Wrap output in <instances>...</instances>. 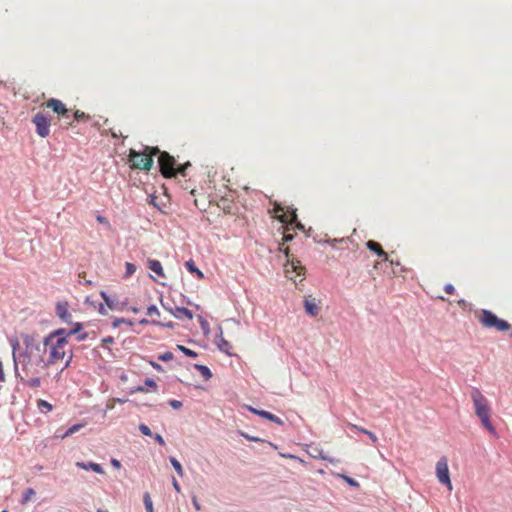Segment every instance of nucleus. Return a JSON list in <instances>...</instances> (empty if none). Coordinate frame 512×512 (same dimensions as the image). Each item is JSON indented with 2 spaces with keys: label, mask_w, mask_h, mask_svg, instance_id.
<instances>
[{
  "label": "nucleus",
  "mask_w": 512,
  "mask_h": 512,
  "mask_svg": "<svg viewBox=\"0 0 512 512\" xmlns=\"http://www.w3.org/2000/svg\"><path fill=\"white\" fill-rule=\"evenodd\" d=\"M170 463L173 466V468L175 469V471L177 472V474L180 477H183L184 472H183V468H182V465L180 464V462L176 458L170 457Z\"/></svg>",
  "instance_id": "5701e85b"
},
{
  "label": "nucleus",
  "mask_w": 512,
  "mask_h": 512,
  "mask_svg": "<svg viewBox=\"0 0 512 512\" xmlns=\"http://www.w3.org/2000/svg\"><path fill=\"white\" fill-rule=\"evenodd\" d=\"M304 308L306 313L313 317L317 316L320 312V307L315 298L306 297L304 300Z\"/></svg>",
  "instance_id": "ddd939ff"
},
{
  "label": "nucleus",
  "mask_w": 512,
  "mask_h": 512,
  "mask_svg": "<svg viewBox=\"0 0 512 512\" xmlns=\"http://www.w3.org/2000/svg\"><path fill=\"white\" fill-rule=\"evenodd\" d=\"M132 392H148V390L143 386H138Z\"/></svg>",
  "instance_id": "3c124183"
},
{
  "label": "nucleus",
  "mask_w": 512,
  "mask_h": 512,
  "mask_svg": "<svg viewBox=\"0 0 512 512\" xmlns=\"http://www.w3.org/2000/svg\"><path fill=\"white\" fill-rule=\"evenodd\" d=\"M158 154V164L160 172L165 178L174 177L176 176V174H181L184 176L186 169L191 166L190 162H186L182 165H177L175 158L166 151H159Z\"/></svg>",
  "instance_id": "20e7f679"
},
{
  "label": "nucleus",
  "mask_w": 512,
  "mask_h": 512,
  "mask_svg": "<svg viewBox=\"0 0 512 512\" xmlns=\"http://www.w3.org/2000/svg\"><path fill=\"white\" fill-rule=\"evenodd\" d=\"M478 321L485 328H494L499 332L507 331L511 328V324L506 320L498 318L490 310L483 309L477 314Z\"/></svg>",
  "instance_id": "423d86ee"
},
{
  "label": "nucleus",
  "mask_w": 512,
  "mask_h": 512,
  "mask_svg": "<svg viewBox=\"0 0 512 512\" xmlns=\"http://www.w3.org/2000/svg\"><path fill=\"white\" fill-rule=\"evenodd\" d=\"M5 381H6V375H5V372H4L3 364L0 361V382H5Z\"/></svg>",
  "instance_id": "c03bdc74"
},
{
  "label": "nucleus",
  "mask_w": 512,
  "mask_h": 512,
  "mask_svg": "<svg viewBox=\"0 0 512 512\" xmlns=\"http://www.w3.org/2000/svg\"><path fill=\"white\" fill-rule=\"evenodd\" d=\"M246 439H248L249 441H253V442H259L261 441L259 438L257 437H253V436H249V435H246V434H242Z\"/></svg>",
  "instance_id": "09e8293b"
},
{
  "label": "nucleus",
  "mask_w": 512,
  "mask_h": 512,
  "mask_svg": "<svg viewBox=\"0 0 512 512\" xmlns=\"http://www.w3.org/2000/svg\"><path fill=\"white\" fill-rule=\"evenodd\" d=\"M158 359L161 361H170L173 359V353L165 352L164 354L159 355Z\"/></svg>",
  "instance_id": "4c0bfd02"
},
{
  "label": "nucleus",
  "mask_w": 512,
  "mask_h": 512,
  "mask_svg": "<svg viewBox=\"0 0 512 512\" xmlns=\"http://www.w3.org/2000/svg\"><path fill=\"white\" fill-rule=\"evenodd\" d=\"M97 512H108V511H105V510H102V509H98Z\"/></svg>",
  "instance_id": "0e129e2a"
},
{
  "label": "nucleus",
  "mask_w": 512,
  "mask_h": 512,
  "mask_svg": "<svg viewBox=\"0 0 512 512\" xmlns=\"http://www.w3.org/2000/svg\"><path fill=\"white\" fill-rule=\"evenodd\" d=\"M388 262H390L391 265H393V264L399 265V262H396V261H393V260H390V259H389Z\"/></svg>",
  "instance_id": "052dcab7"
},
{
  "label": "nucleus",
  "mask_w": 512,
  "mask_h": 512,
  "mask_svg": "<svg viewBox=\"0 0 512 512\" xmlns=\"http://www.w3.org/2000/svg\"><path fill=\"white\" fill-rule=\"evenodd\" d=\"M146 314L149 316V317H159L160 316V312L158 310V308L155 306V305H151L147 308V312Z\"/></svg>",
  "instance_id": "7c9ffc66"
},
{
  "label": "nucleus",
  "mask_w": 512,
  "mask_h": 512,
  "mask_svg": "<svg viewBox=\"0 0 512 512\" xmlns=\"http://www.w3.org/2000/svg\"><path fill=\"white\" fill-rule=\"evenodd\" d=\"M83 424H75V425H72L65 433L64 435L62 436V438H66V437H69L71 435H73L74 433L78 432L81 428H83Z\"/></svg>",
  "instance_id": "bb28decb"
},
{
  "label": "nucleus",
  "mask_w": 512,
  "mask_h": 512,
  "mask_svg": "<svg viewBox=\"0 0 512 512\" xmlns=\"http://www.w3.org/2000/svg\"><path fill=\"white\" fill-rule=\"evenodd\" d=\"M295 227L299 230H303L304 229V226L303 224H301L300 222H298L297 220L294 222Z\"/></svg>",
  "instance_id": "864d4df0"
},
{
  "label": "nucleus",
  "mask_w": 512,
  "mask_h": 512,
  "mask_svg": "<svg viewBox=\"0 0 512 512\" xmlns=\"http://www.w3.org/2000/svg\"><path fill=\"white\" fill-rule=\"evenodd\" d=\"M111 464H112L114 467H116V468H120V466H121L120 462H119L118 460H116V459H112V460H111Z\"/></svg>",
  "instance_id": "603ef678"
},
{
  "label": "nucleus",
  "mask_w": 512,
  "mask_h": 512,
  "mask_svg": "<svg viewBox=\"0 0 512 512\" xmlns=\"http://www.w3.org/2000/svg\"><path fill=\"white\" fill-rule=\"evenodd\" d=\"M361 432L366 434L369 437V439H371V441L373 443H376L378 441L377 436L373 432H371V431H369L367 429H361Z\"/></svg>",
  "instance_id": "e433bc0d"
},
{
  "label": "nucleus",
  "mask_w": 512,
  "mask_h": 512,
  "mask_svg": "<svg viewBox=\"0 0 512 512\" xmlns=\"http://www.w3.org/2000/svg\"><path fill=\"white\" fill-rule=\"evenodd\" d=\"M150 364H151V366H152L154 369H156L157 371H163V368H162V366H161L160 364H158V363H156V362H153V361H151V362H150Z\"/></svg>",
  "instance_id": "de8ad7c7"
},
{
  "label": "nucleus",
  "mask_w": 512,
  "mask_h": 512,
  "mask_svg": "<svg viewBox=\"0 0 512 512\" xmlns=\"http://www.w3.org/2000/svg\"><path fill=\"white\" fill-rule=\"evenodd\" d=\"M103 342H105V343H112L113 342V338L112 337L104 338Z\"/></svg>",
  "instance_id": "4d7b16f0"
},
{
  "label": "nucleus",
  "mask_w": 512,
  "mask_h": 512,
  "mask_svg": "<svg viewBox=\"0 0 512 512\" xmlns=\"http://www.w3.org/2000/svg\"><path fill=\"white\" fill-rule=\"evenodd\" d=\"M76 466L81 468V469H83V470H92V471H94V472H96L98 474H103L104 473L103 468L98 463H94V462H89V463L77 462Z\"/></svg>",
  "instance_id": "f3484780"
},
{
  "label": "nucleus",
  "mask_w": 512,
  "mask_h": 512,
  "mask_svg": "<svg viewBox=\"0 0 512 512\" xmlns=\"http://www.w3.org/2000/svg\"><path fill=\"white\" fill-rule=\"evenodd\" d=\"M154 439L161 446H164L166 444L164 438L160 434H155Z\"/></svg>",
  "instance_id": "37998d69"
},
{
  "label": "nucleus",
  "mask_w": 512,
  "mask_h": 512,
  "mask_svg": "<svg viewBox=\"0 0 512 512\" xmlns=\"http://www.w3.org/2000/svg\"><path fill=\"white\" fill-rule=\"evenodd\" d=\"M511 337H512V334H511Z\"/></svg>",
  "instance_id": "338daca9"
},
{
  "label": "nucleus",
  "mask_w": 512,
  "mask_h": 512,
  "mask_svg": "<svg viewBox=\"0 0 512 512\" xmlns=\"http://www.w3.org/2000/svg\"><path fill=\"white\" fill-rule=\"evenodd\" d=\"M35 495V491L34 489L32 488H28L24 491L23 493V498H22V504H26L28 501H30V499L32 498V496Z\"/></svg>",
  "instance_id": "c85d7f7f"
},
{
  "label": "nucleus",
  "mask_w": 512,
  "mask_h": 512,
  "mask_svg": "<svg viewBox=\"0 0 512 512\" xmlns=\"http://www.w3.org/2000/svg\"><path fill=\"white\" fill-rule=\"evenodd\" d=\"M185 266L186 268L188 269L189 272L191 273H195L197 275L198 278L202 279L204 278V274L202 273V271H200L196 266H195V263L193 260H189L185 263Z\"/></svg>",
  "instance_id": "412c9836"
},
{
  "label": "nucleus",
  "mask_w": 512,
  "mask_h": 512,
  "mask_svg": "<svg viewBox=\"0 0 512 512\" xmlns=\"http://www.w3.org/2000/svg\"><path fill=\"white\" fill-rule=\"evenodd\" d=\"M42 107L50 108L54 113L62 117H68L69 110L66 108L65 104L56 98H50L45 101L41 105Z\"/></svg>",
  "instance_id": "9b49d317"
},
{
  "label": "nucleus",
  "mask_w": 512,
  "mask_h": 512,
  "mask_svg": "<svg viewBox=\"0 0 512 512\" xmlns=\"http://www.w3.org/2000/svg\"><path fill=\"white\" fill-rule=\"evenodd\" d=\"M125 269L124 278H129L136 272V266L130 262L125 263Z\"/></svg>",
  "instance_id": "393cba45"
},
{
  "label": "nucleus",
  "mask_w": 512,
  "mask_h": 512,
  "mask_svg": "<svg viewBox=\"0 0 512 512\" xmlns=\"http://www.w3.org/2000/svg\"><path fill=\"white\" fill-rule=\"evenodd\" d=\"M143 501H144L146 512H154L153 503H152L150 494L148 492H146L144 494Z\"/></svg>",
  "instance_id": "b1692460"
},
{
  "label": "nucleus",
  "mask_w": 512,
  "mask_h": 512,
  "mask_svg": "<svg viewBox=\"0 0 512 512\" xmlns=\"http://www.w3.org/2000/svg\"><path fill=\"white\" fill-rule=\"evenodd\" d=\"M217 345H218V348L223 351L224 353L228 354V355H231V349H232V345L230 344L229 341H227L226 339H224L222 336L219 338L218 342H217Z\"/></svg>",
  "instance_id": "aec40b11"
},
{
  "label": "nucleus",
  "mask_w": 512,
  "mask_h": 512,
  "mask_svg": "<svg viewBox=\"0 0 512 512\" xmlns=\"http://www.w3.org/2000/svg\"><path fill=\"white\" fill-rule=\"evenodd\" d=\"M273 211L276 213V218L283 224L286 225V230H289V226H292L296 221L297 214L296 209L285 211L280 204H275Z\"/></svg>",
  "instance_id": "9d476101"
},
{
  "label": "nucleus",
  "mask_w": 512,
  "mask_h": 512,
  "mask_svg": "<svg viewBox=\"0 0 512 512\" xmlns=\"http://www.w3.org/2000/svg\"><path fill=\"white\" fill-rule=\"evenodd\" d=\"M172 485H173L174 489L176 490V492H178V493L181 492L180 485H179L178 481L175 479V477H172Z\"/></svg>",
  "instance_id": "a18cd8bd"
},
{
  "label": "nucleus",
  "mask_w": 512,
  "mask_h": 512,
  "mask_svg": "<svg viewBox=\"0 0 512 512\" xmlns=\"http://www.w3.org/2000/svg\"><path fill=\"white\" fill-rule=\"evenodd\" d=\"M37 408L41 413L47 414L53 410V405L43 399H38Z\"/></svg>",
  "instance_id": "6ab92c4d"
},
{
  "label": "nucleus",
  "mask_w": 512,
  "mask_h": 512,
  "mask_svg": "<svg viewBox=\"0 0 512 512\" xmlns=\"http://www.w3.org/2000/svg\"><path fill=\"white\" fill-rule=\"evenodd\" d=\"M158 153L159 149L157 147L145 146L143 152L130 149L129 162L131 163V168L150 170L153 165V156Z\"/></svg>",
  "instance_id": "39448f33"
},
{
  "label": "nucleus",
  "mask_w": 512,
  "mask_h": 512,
  "mask_svg": "<svg viewBox=\"0 0 512 512\" xmlns=\"http://www.w3.org/2000/svg\"><path fill=\"white\" fill-rule=\"evenodd\" d=\"M281 251L284 252L285 256L287 257V262L285 264V274L286 276L296 282V278L299 276H303L305 272V267L301 264L299 260H296L295 258H290L289 255V248L286 247L282 249L280 246L279 248Z\"/></svg>",
  "instance_id": "0eeeda50"
},
{
  "label": "nucleus",
  "mask_w": 512,
  "mask_h": 512,
  "mask_svg": "<svg viewBox=\"0 0 512 512\" xmlns=\"http://www.w3.org/2000/svg\"><path fill=\"white\" fill-rule=\"evenodd\" d=\"M470 397L473 403L475 415L481 422V425L493 436H497V431L491 421L492 407L485 395L476 387L470 391Z\"/></svg>",
  "instance_id": "7ed1b4c3"
},
{
  "label": "nucleus",
  "mask_w": 512,
  "mask_h": 512,
  "mask_svg": "<svg viewBox=\"0 0 512 512\" xmlns=\"http://www.w3.org/2000/svg\"><path fill=\"white\" fill-rule=\"evenodd\" d=\"M32 123L36 127V133L46 138L50 134L51 118L42 112L36 113L32 118Z\"/></svg>",
  "instance_id": "6e6552de"
},
{
  "label": "nucleus",
  "mask_w": 512,
  "mask_h": 512,
  "mask_svg": "<svg viewBox=\"0 0 512 512\" xmlns=\"http://www.w3.org/2000/svg\"><path fill=\"white\" fill-rule=\"evenodd\" d=\"M147 263H148V268L152 272L157 274V276L162 277V278L165 277L164 269H163L162 264L160 263V261L155 260V259H149Z\"/></svg>",
  "instance_id": "dca6fc26"
},
{
  "label": "nucleus",
  "mask_w": 512,
  "mask_h": 512,
  "mask_svg": "<svg viewBox=\"0 0 512 512\" xmlns=\"http://www.w3.org/2000/svg\"><path fill=\"white\" fill-rule=\"evenodd\" d=\"M133 312L137 313L138 312V309L137 308H133L132 309Z\"/></svg>",
  "instance_id": "e2e57ef3"
},
{
  "label": "nucleus",
  "mask_w": 512,
  "mask_h": 512,
  "mask_svg": "<svg viewBox=\"0 0 512 512\" xmlns=\"http://www.w3.org/2000/svg\"><path fill=\"white\" fill-rule=\"evenodd\" d=\"M388 262H390L391 265H393V264L399 265V262H396V261H393V260H390V259H389Z\"/></svg>",
  "instance_id": "bf43d9fd"
},
{
  "label": "nucleus",
  "mask_w": 512,
  "mask_h": 512,
  "mask_svg": "<svg viewBox=\"0 0 512 512\" xmlns=\"http://www.w3.org/2000/svg\"><path fill=\"white\" fill-rule=\"evenodd\" d=\"M193 504H194L196 510H200V505H199V503L197 502L196 499L193 500Z\"/></svg>",
  "instance_id": "13d9d810"
},
{
  "label": "nucleus",
  "mask_w": 512,
  "mask_h": 512,
  "mask_svg": "<svg viewBox=\"0 0 512 512\" xmlns=\"http://www.w3.org/2000/svg\"><path fill=\"white\" fill-rule=\"evenodd\" d=\"M81 329V324H77L75 329L70 330L68 333L65 332L64 329L56 330L50 333L47 337L44 338L43 344L41 345L42 349H45V357L48 365L51 367L56 363L63 361L69 352L67 360L65 361L64 366L60 369L59 373L56 375V380L58 381L62 372L69 366L72 360L71 349L69 348V344L67 341V337L75 334Z\"/></svg>",
  "instance_id": "f03ea898"
},
{
  "label": "nucleus",
  "mask_w": 512,
  "mask_h": 512,
  "mask_svg": "<svg viewBox=\"0 0 512 512\" xmlns=\"http://www.w3.org/2000/svg\"><path fill=\"white\" fill-rule=\"evenodd\" d=\"M11 345L13 349V356L15 357L16 350L19 348V341L17 339H12Z\"/></svg>",
  "instance_id": "79ce46f5"
},
{
  "label": "nucleus",
  "mask_w": 512,
  "mask_h": 512,
  "mask_svg": "<svg viewBox=\"0 0 512 512\" xmlns=\"http://www.w3.org/2000/svg\"><path fill=\"white\" fill-rule=\"evenodd\" d=\"M122 323H126V320L123 319V318H116L114 321H113V327H118L120 324Z\"/></svg>",
  "instance_id": "49530a36"
},
{
  "label": "nucleus",
  "mask_w": 512,
  "mask_h": 512,
  "mask_svg": "<svg viewBox=\"0 0 512 512\" xmlns=\"http://www.w3.org/2000/svg\"><path fill=\"white\" fill-rule=\"evenodd\" d=\"M444 291L447 294L452 295L455 292V288H454V286L452 284H446L445 287H444Z\"/></svg>",
  "instance_id": "ea45409f"
},
{
  "label": "nucleus",
  "mask_w": 512,
  "mask_h": 512,
  "mask_svg": "<svg viewBox=\"0 0 512 512\" xmlns=\"http://www.w3.org/2000/svg\"><path fill=\"white\" fill-rule=\"evenodd\" d=\"M111 135H112V137H114V138H117V137H118V134H117V133H115V132H112V133H111Z\"/></svg>",
  "instance_id": "680f3d73"
},
{
  "label": "nucleus",
  "mask_w": 512,
  "mask_h": 512,
  "mask_svg": "<svg viewBox=\"0 0 512 512\" xmlns=\"http://www.w3.org/2000/svg\"><path fill=\"white\" fill-rule=\"evenodd\" d=\"M2 512H8L7 510H3Z\"/></svg>",
  "instance_id": "69168bd1"
},
{
  "label": "nucleus",
  "mask_w": 512,
  "mask_h": 512,
  "mask_svg": "<svg viewBox=\"0 0 512 512\" xmlns=\"http://www.w3.org/2000/svg\"><path fill=\"white\" fill-rule=\"evenodd\" d=\"M56 314L64 321H67L71 318V314L68 311V303L67 302H58L56 304Z\"/></svg>",
  "instance_id": "2eb2a0df"
},
{
  "label": "nucleus",
  "mask_w": 512,
  "mask_h": 512,
  "mask_svg": "<svg viewBox=\"0 0 512 512\" xmlns=\"http://www.w3.org/2000/svg\"><path fill=\"white\" fill-rule=\"evenodd\" d=\"M173 315L176 318H183V317L188 318V319L193 318L192 311L186 307H176L175 311L173 312Z\"/></svg>",
  "instance_id": "a211bd4d"
},
{
  "label": "nucleus",
  "mask_w": 512,
  "mask_h": 512,
  "mask_svg": "<svg viewBox=\"0 0 512 512\" xmlns=\"http://www.w3.org/2000/svg\"><path fill=\"white\" fill-rule=\"evenodd\" d=\"M74 119L78 122L80 121H87L90 119V116L88 114H86L85 112L83 111H80V110H76L74 112Z\"/></svg>",
  "instance_id": "cd10ccee"
},
{
  "label": "nucleus",
  "mask_w": 512,
  "mask_h": 512,
  "mask_svg": "<svg viewBox=\"0 0 512 512\" xmlns=\"http://www.w3.org/2000/svg\"><path fill=\"white\" fill-rule=\"evenodd\" d=\"M366 247L370 251L376 253L382 259V261H389L388 254L383 250L382 246L378 242L369 240L366 242Z\"/></svg>",
  "instance_id": "f8f14e48"
},
{
  "label": "nucleus",
  "mask_w": 512,
  "mask_h": 512,
  "mask_svg": "<svg viewBox=\"0 0 512 512\" xmlns=\"http://www.w3.org/2000/svg\"><path fill=\"white\" fill-rule=\"evenodd\" d=\"M294 238V236L292 234H289L287 233V231L283 234V237H282V241L283 243L281 244V246L285 243V242H289L291 241L292 239Z\"/></svg>",
  "instance_id": "a19ab883"
},
{
  "label": "nucleus",
  "mask_w": 512,
  "mask_h": 512,
  "mask_svg": "<svg viewBox=\"0 0 512 512\" xmlns=\"http://www.w3.org/2000/svg\"><path fill=\"white\" fill-rule=\"evenodd\" d=\"M140 324H153V325H157V326H165V327H169V328H172L173 327V323H168V324H163L161 323L160 321L156 320V319H153L151 321L147 320V319H142L139 321Z\"/></svg>",
  "instance_id": "a878e982"
},
{
  "label": "nucleus",
  "mask_w": 512,
  "mask_h": 512,
  "mask_svg": "<svg viewBox=\"0 0 512 512\" xmlns=\"http://www.w3.org/2000/svg\"><path fill=\"white\" fill-rule=\"evenodd\" d=\"M145 384V387H150L153 391H156L157 390V383L153 380V379H150V378H147L144 382Z\"/></svg>",
  "instance_id": "f704fd0d"
},
{
  "label": "nucleus",
  "mask_w": 512,
  "mask_h": 512,
  "mask_svg": "<svg viewBox=\"0 0 512 512\" xmlns=\"http://www.w3.org/2000/svg\"><path fill=\"white\" fill-rule=\"evenodd\" d=\"M169 405L173 408V409H179L182 407V402L179 401V400H170L169 401Z\"/></svg>",
  "instance_id": "58836bf2"
},
{
  "label": "nucleus",
  "mask_w": 512,
  "mask_h": 512,
  "mask_svg": "<svg viewBox=\"0 0 512 512\" xmlns=\"http://www.w3.org/2000/svg\"><path fill=\"white\" fill-rule=\"evenodd\" d=\"M101 296L104 299V301L109 309H111V310L116 309V303L112 299H110V297L107 296V294L105 292H101Z\"/></svg>",
  "instance_id": "c756f323"
},
{
  "label": "nucleus",
  "mask_w": 512,
  "mask_h": 512,
  "mask_svg": "<svg viewBox=\"0 0 512 512\" xmlns=\"http://www.w3.org/2000/svg\"><path fill=\"white\" fill-rule=\"evenodd\" d=\"M436 476L439 482L445 485L449 491L453 489L452 482L450 480L448 460L446 457H441L436 463Z\"/></svg>",
  "instance_id": "1a4fd4ad"
},
{
  "label": "nucleus",
  "mask_w": 512,
  "mask_h": 512,
  "mask_svg": "<svg viewBox=\"0 0 512 512\" xmlns=\"http://www.w3.org/2000/svg\"><path fill=\"white\" fill-rule=\"evenodd\" d=\"M349 427H351L352 429L357 430L359 432H361V429H363L362 427H359L356 424H352V423H349Z\"/></svg>",
  "instance_id": "5fc2aeb1"
},
{
  "label": "nucleus",
  "mask_w": 512,
  "mask_h": 512,
  "mask_svg": "<svg viewBox=\"0 0 512 512\" xmlns=\"http://www.w3.org/2000/svg\"><path fill=\"white\" fill-rule=\"evenodd\" d=\"M311 456L314 457V458H320L322 460H327V457L326 455L323 453L322 450H319V449H314V452L311 453Z\"/></svg>",
  "instance_id": "72a5a7b5"
},
{
  "label": "nucleus",
  "mask_w": 512,
  "mask_h": 512,
  "mask_svg": "<svg viewBox=\"0 0 512 512\" xmlns=\"http://www.w3.org/2000/svg\"><path fill=\"white\" fill-rule=\"evenodd\" d=\"M21 365L20 380L28 387L36 389L42 385V374L50 367L46 361L45 349L40 343H26L19 357Z\"/></svg>",
  "instance_id": "f257e3e1"
},
{
  "label": "nucleus",
  "mask_w": 512,
  "mask_h": 512,
  "mask_svg": "<svg viewBox=\"0 0 512 512\" xmlns=\"http://www.w3.org/2000/svg\"><path fill=\"white\" fill-rule=\"evenodd\" d=\"M339 476L341 478H343L345 480V482L347 484H349L350 486H352V487L358 488L360 486V484L356 480H354L353 478H351V477H349L347 475L340 474Z\"/></svg>",
  "instance_id": "2f4dec72"
},
{
  "label": "nucleus",
  "mask_w": 512,
  "mask_h": 512,
  "mask_svg": "<svg viewBox=\"0 0 512 512\" xmlns=\"http://www.w3.org/2000/svg\"><path fill=\"white\" fill-rule=\"evenodd\" d=\"M97 221H98L99 223H103V224L108 223L107 219H106L104 216H101V215H98V216H97Z\"/></svg>",
  "instance_id": "8fccbe9b"
},
{
  "label": "nucleus",
  "mask_w": 512,
  "mask_h": 512,
  "mask_svg": "<svg viewBox=\"0 0 512 512\" xmlns=\"http://www.w3.org/2000/svg\"><path fill=\"white\" fill-rule=\"evenodd\" d=\"M249 411H251L252 413L262 417V418H265L271 422H274L278 425H282L283 424V421L276 415L268 412V411H265V410H258L256 408H253V407H248Z\"/></svg>",
  "instance_id": "4468645a"
},
{
  "label": "nucleus",
  "mask_w": 512,
  "mask_h": 512,
  "mask_svg": "<svg viewBox=\"0 0 512 512\" xmlns=\"http://www.w3.org/2000/svg\"><path fill=\"white\" fill-rule=\"evenodd\" d=\"M178 349L180 351H182L186 356H189V357H192V358L197 356V353L195 351H193V350H191V349H189V348H187L185 346L179 345Z\"/></svg>",
  "instance_id": "473e14b6"
},
{
  "label": "nucleus",
  "mask_w": 512,
  "mask_h": 512,
  "mask_svg": "<svg viewBox=\"0 0 512 512\" xmlns=\"http://www.w3.org/2000/svg\"><path fill=\"white\" fill-rule=\"evenodd\" d=\"M139 430L145 436H151L152 435L151 429L147 425H145V424H140L139 425Z\"/></svg>",
  "instance_id": "c9c22d12"
},
{
  "label": "nucleus",
  "mask_w": 512,
  "mask_h": 512,
  "mask_svg": "<svg viewBox=\"0 0 512 512\" xmlns=\"http://www.w3.org/2000/svg\"><path fill=\"white\" fill-rule=\"evenodd\" d=\"M195 368L200 372V374L206 379H210L212 377V373L210 369L205 365H195Z\"/></svg>",
  "instance_id": "4be33fe9"
},
{
  "label": "nucleus",
  "mask_w": 512,
  "mask_h": 512,
  "mask_svg": "<svg viewBox=\"0 0 512 512\" xmlns=\"http://www.w3.org/2000/svg\"><path fill=\"white\" fill-rule=\"evenodd\" d=\"M99 312L102 314V315H106L107 314V310L105 309V307L103 305L100 306L99 308Z\"/></svg>",
  "instance_id": "6e6d98bb"
}]
</instances>
